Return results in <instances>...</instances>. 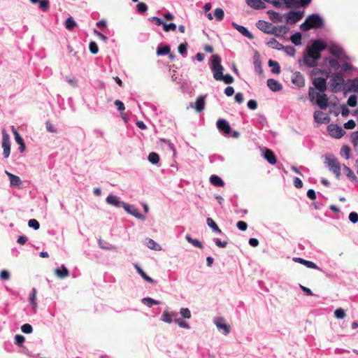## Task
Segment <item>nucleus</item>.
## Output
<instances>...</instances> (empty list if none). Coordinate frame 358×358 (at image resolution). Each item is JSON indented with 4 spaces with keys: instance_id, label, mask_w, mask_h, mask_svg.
I'll list each match as a JSON object with an SVG mask.
<instances>
[{
    "instance_id": "nucleus-42",
    "label": "nucleus",
    "mask_w": 358,
    "mask_h": 358,
    "mask_svg": "<svg viewBox=\"0 0 358 358\" xmlns=\"http://www.w3.org/2000/svg\"><path fill=\"white\" fill-rule=\"evenodd\" d=\"M146 245L152 250L159 251L161 250V246L157 242L151 238H148L146 240Z\"/></svg>"
},
{
    "instance_id": "nucleus-3",
    "label": "nucleus",
    "mask_w": 358,
    "mask_h": 358,
    "mask_svg": "<svg viewBox=\"0 0 358 358\" xmlns=\"http://www.w3.org/2000/svg\"><path fill=\"white\" fill-rule=\"evenodd\" d=\"M308 96L311 102L315 103L320 108L325 110L329 106V98L325 92H317L313 87H310L308 90Z\"/></svg>"
},
{
    "instance_id": "nucleus-55",
    "label": "nucleus",
    "mask_w": 358,
    "mask_h": 358,
    "mask_svg": "<svg viewBox=\"0 0 358 358\" xmlns=\"http://www.w3.org/2000/svg\"><path fill=\"white\" fill-rule=\"evenodd\" d=\"M12 131L14 134V136H15V140L16 141V143L20 145V144H22L24 142V140L23 138H22V136L20 135V134L17 132V131L15 129L14 127H12Z\"/></svg>"
},
{
    "instance_id": "nucleus-12",
    "label": "nucleus",
    "mask_w": 358,
    "mask_h": 358,
    "mask_svg": "<svg viewBox=\"0 0 358 358\" xmlns=\"http://www.w3.org/2000/svg\"><path fill=\"white\" fill-rule=\"evenodd\" d=\"M256 26L259 30L266 34H271L274 33L273 29H275V26L265 20H259L257 22Z\"/></svg>"
},
{
    "instance_id": "nucleus-51",
    "label": "nucleus",
    "mask_w": 358,
    "mask_h": 358,
    "mask_svg": "<svg viewBox=\"0 0 358 358\" xmlns=\"http://www.w3.org/2000/svg\"><path fill=\"white\" fill-rule=\"evenodd\" d=\"M340 69H341V71L343 73H348V72L355 70V68L352 65H351L347 62H344L342 64H341Z\"/></svg>"
},
{
    "instance_id": "nucleus-60",
    "label": "nucleus",
    "mask_w": 358,
    "mask_h": 358,
    "mask_svg": "<svg viewBox=\"0 0 358 358\" xmlns=\"http://www.w3.org/2000/svg\"><path fill=\"white\" fill-rule=\"evenodd\" d=\"M28 226L30 228L34 229V230H37L40 227V224H39L38 221L36 220V219H31L28 222Z\"/></svg>"
},
{
    "instance_id": "nucleus-27",
    "label": "nucleus",
    "mask_w": 358,
    "mask_h": 358,
    "mask_svg": "<svg viewBox=\"0 0 358 358\" xmlns=\"http://www.w3.org/2000/svg\"><path fill=\"white\" fill-rule=\"evenodd\" d=\"M343 169L345 172L346 176L348 177V178H349L350 180L355 183L358 182L357 177L355 176V174L350 167H348L345 164H343Z\"/></svg>"
},
{
    "instance_id": "nucleus-7",
    "label": "nucleus",
    "mask_w": 358,
    "mask_h": 358,
    "mask_svg": "<svg viewBox=\"0 0 358 358\" xmlns=\"http://www.w3.org/2000/svg\"><path fill=\"white\" fill-rule=\"evenodd\" d=\"M285 16L287 23L295 24L303 18V11L292 10L285 13Z\"/></svg>"
},
{
    "instance_id": "nucleus-54",
    "label": "nucleus",
    "mask_w": 358,
    "mask_h": 358,
    "mask_svg": "<svg viewBox=\"0 0 358 358\" xmlns=\"http://www.w3.org/2000/svg\"><path fill=\"white\" fill-rule=\"evenodd\" d=\"M187 43H182L178 47V52L183 57L187 55Z\"/></svg>"
},
{
    "instance_id": "nucleus-8",
    "label": "nucleus",
    "mask_w": 358,
    "mask_h": 358,
    "mask_svg": "<svg viewBox=\"0 0 358 358\" xmlns=\"http://www.w3.org/2000/svg\"><path fill=\"white\" fill-rule=\"evenodd\" d=\"M2 148L3 156L4 158H8L10 154V141L9 135L6 133L5 129L2 131Z\"/></svg>"
},
{
    "instance_id": "nucleus-6",
    "label": "nucleus",
    "mask_w": 358,
    "mask_h": 358,
    "mask_svg": "<svg viewBox=\"0 0 358 358\" xmlns=\"http://www.w3.org/2000/svg\"><path fill=\"white\" fill-rule=\"evenodd\" d=\"M210 69L213 72V78L216 80H221L222 79L224 68L221 64V59L219 55H212L210 59Z\"/></svg>"
},
{
    "instance_id": "nucleus-36",
    "label": "nucleus",
    "mask_w": 358,
    "mask_h": 358,
    "mask_svg": "<svg viewBox=\"0 0 358 358\" xmlns=\"http://www.w3.org/2000/svg\"><path fill=\"white\" fill-rule=\"evenodd\" d=\"M274 33L272 34L275 36H280L282 34H286L288 31V27L286 25L275 26L273 29Z\"/></svg>"
},
{
    "instance_id": "nucleus-25",
    "label": "nucleus",
    "mask_w": 358,
    "mask_h": 358,
    "mask_svg": "<svg viewBox=\"0 0 358 358\" xmlns=\"http://www.w3.org/2000/svg\"><path fill=\"white\" fill-rule=\"evenodd\" d=\"M292 82L299 87L304 85V78L300 72H295L292 77Z\"/></svg>"
},
{
    "instance_id": "nucleus-53",
    "label": "nucleus",
    "mask_w": 358,
    "mask_h": 358,
    "mask_svg": "<svg viewBox=\"0 0 358 358\" xmlns=\"http://www.w3.org/2000/svg\"><path fill=\"white\" fill-rule=\"evenodd\" d=\"M282 50H284V52L289 56L294 57L296 53V49L292 46V45H287L284 46Z\"/></svg>"
},
{
    "instance_id": "nucleus-21",
    "label": "nucleus",
    "mask_w": 358,
    "mask_h": 358,
    "mask_svg": "<svg viewBox=\"0 0 358 358\" xmlns=\"http://www.w3.org/2000/svg\"><path fill=\"white\" fill-rule=\"evenodd\" d=\"M266 83L269 89L274 92H279L282 88V85L273 78L268 79Z\"/></svg>"
},
{
    "instance_id": "nucleus-37",
    "label": "nucleus",
    "mask_w": 358,
    "mask_h": 358,
    "mask_svg": "<svg viewBox=\"0 0 358 358\" xmlns=\"http://www.w3.org/2000/svg\"><path fill=\"white\" fill-rule=\"evenodd\" d=\"M29 303L32 306L34 311L36 310L37 303H36V289L33 288L31 292L29 294Z\"/></svg>"
},
{
    "instance_id": "nucleus-26",
    "label": "nucleus",
    "mask_w": 358,
    "mask_h": 358,
    "mask_svg": "<svg viewBox=\"0 0 358 358\" xmlns=\"http://www.w3.org/2000/svg\"><path fill=\"white\" fill-rule=\"evenodd\" d=\"M55 273L59 278H65L69 275V271L64 264L59 268H56Z\"/></svg>"
},
{
    "instance_id": "nucleus-16",
    "label": "nucleus",
    "mask_w": 358,
    "mask_h": 358,
    "mask_svg": "<svg viewBox=\"0 0 358 358\" xmlns=\"http://www.w3.org/2000/svg\"><path fill=\"white\" fill-rule=\"evenodd\" d=\"M313 84L317 92H325L327 90V80L325 78L319 77L313 79Z\"/></svg>"
},
{
    "instance_id": "nucleus-4",
    "label": "nucleus",
    "mask_w": 358,
    "mask_h": 358,
    "mask_svg": "<svg viewBox=\"0 0 358 358\" xmlns=\"http://www.w3.org/2000/svg\"><path fill=\"white\" fill-rule=\"evenodd\" d=\"M346 81L344 80L341 73H334L329 80L331 91L333 93L343 92L345 94Z\"/></svg>"
},
{
    "instance_id": "nucleus-17",
    "label": "nucleus",
    "mask_w": 358,
    "mask_h": 358,
    "mask_svg": "<svg viewBox=\"0 0 358 358\" xmlns=\"http://www.w3.org/2000/svg\"><path fill=\"white\" fill-rule=\"evenodd\" d=\"M206 98V95H200L197 97L195 103L194 104L192 102H191L189 106L192 108H194L197 112L200 113L204 109Z\"/></svg>"
},
{
    "instance_id": "nucleus-19",
    "label": "nucleus",
    "mask_w": 358,
    "mask_h": 358,
    "mask_svg": "<svg viewBox=\"0 0 358 358\" xmlns=\"http://www.w3.org/2000/svg\"><path fill=\"white\" fill-rule=\"evenodd\" d=\"M232 26L234 29H236L239 33H241L243 36L247 37L249 39H252L254 38L253 34L244 26L238 24L236 22H232Z\"/></svg>"
},
{
    "instance_id": "nucleus-39",
    "label": "nucleus",
    "mask_w": 358,
    "mask_h": 358,
    "mask_svg": "<svg viewBox=\"0 0 358 358\" xmlns=\"http://www.w3.org/2000/svg\"><path fill=\"white\" fill-rule=\"evenodd\" d=\"M176 315L175 313H170L165 310L163 312L161 320L166 323L171 324L173 322V317Z\"/></svg>"
},
{
    "instance_id": "nucleus-43",
    "label": "nucleus",
    "mask_w": 358,
    "mask_h": 358,
    "mask_svg": "<svg viewBox=\"0 0 358 358\" xmlns=\"http://www.w3.org/2000/svg\"><path fill=\"white\" fill-rule=\"evenodd\" d=\"M171 51L169 45L158 46L157 49V54L159 56H164L168 55Z\"/></svg>"
},
{
    "instance_id": "nucleus-33",
    "label": "nucleus",
    "mask_w": 358,
    "mask_h": 358,
    "mask_svg": "<svg viewBox=\"0 0 358 358\" xmlns=\"http://www.w3.org/2000/svg\"><path fill=\"white\" fill-rule=\"evenodd\" d=\"M266 44L268 45V47L275 49L278 50H282L284 48V45L279 43L277 40L272 38L269 41H267Z\"/></svg>"
},
{
    "instance_id": "nucleus-5",
    "label": "nucleus",
    "mask_w": 358,
    "mask_h": 358,
    "mask_svg": "<svg viewBox=\"0 0 358 358\" xmlns=\"http://www.w3.org/2000/svg\"><path fill=\"white\" fill-rule=\"evenodd\" d=\"M324 164L329 168V171L332 172L337 179L341 177V165L338 159L333 155H326L324 156Z\"/></svg>"
},
{
    "instance_id": "nucleus-41",
    "label": "nucleus",
    "mask_w": 358,
    "mask_h": 358,
    "mask_svg": "<svg viewBox=\"0 0 358 358\" xmlns=\"http://www.w3.org/2000/svg\"><path fill=\"white\" fill-rule=\"evenodd\" d=\"M206 223H207L208 226L210 228H211L215 232H216L217 234L222 233L221 229L218 227L217 224L215 222V221L212 218L208 217L206 220Z\"/></svg>"
},
{
    "instance_id": "nucleus-14",
    "label": "nucleus",
    "mask_w": 358,
    "mask_h": 358,
    "mask_svg": "<svg viewBox=\"0 0 358 358\" xmlns=\"http://www.w3.org/2000/svg\"><path fill=\"white\" fill-rule=\"evenodd\" d=\"M106 201L108 204L115 206L116 208H123L125 202L120 200V199L114 194H109L106 199Z\"/></svg>"
},
{
    "instance_id": "nucleus-49",
    "label": "nucleus",
    "mask_w": 358,
    "mask_h": 358,
    "mask_svg": "<svg viewBox=\"0 0 358 358\" xmlns=\"http://www.w3.org/2000/svg\"><path fill=\"white\" fill-rule=\"evenodd\" d=\"M214 15L217 21H221L224 18V12L222 8H217L214 10Z\"/></svg>"
},
{
    "instance_id": "nucleus-28",
    "label": "nucleus",
    "mask_w": 358,
    "mask_h": 358,
    "mask_svg": "<svg viewBox=\"0 0 358 358\" xmlns=\"http://www.w3.org/2000/svg\"><path fill=\"white\" fill-rule=\"evenodd\" d=\"M134 267L137 271V273L141 276V278L143 279H144L145 281L148 282H150V283H154L155 281L154 279H152V278H150V276H148L146 273L138 265V264H135L134 265Z\"/></svg>"
},
{
    "instance_id": "nucleus-32",
    "label": "nucleus",
    "mask_w": 358,
    "mask_h": 358,
    "mask_svg": "<svg viewBox=\"0 0 358 358\" xmlns=\"http://www.w3.org/2000/svg\"><path fill=\"white\" fill-rule=\"evenodd\" d=\"M269 18L271 20L275 22H282V16L278 12L270 10L267 12Z\"/></svg>"
},
{
    "instance_id": "nucleus-47",
    "label": "nucleus",
    "mask_w": 358,
    "mask_h": 358,
    "mask_svg": "<svg viewBox=\"0 0 358 358\" xmlns=\"http://www.w3.org/2000/svg\"><path fill=\"white\" fill-rule=\"evenodd\" d=\"M323 113L320 110H316L313 114L314 120L317 123H324L327 117H322Z\"/></svg>"
},
{
    "instance_id": "nucleus-34",
    "label": "nucleus",
    "mask_w": 358,
    "mask_h": 358,
    "mask_svg": "<svg viewBox=\"0 0 358 358\" xmlns=\"http://www.w3.org/2000/svg\"><path fill=\"white\" fill-rule=\"evenodd\" d=\"M98 244L101 249L106 250H115L117 248L115 245H111L109 243L106 242V241L101 239L98 240Z\"/></svg>"
},
{
    "instance_id": "nucleus-30",
    "label": "nucleus",
    "mask_w": 358,
    "mask_h": 358,
    "mask_svg": "<svg viewBox=\"0 0 358 358\" xmlns=\"http://www.w3.org/2000/svg\"><path fill=\"white\" fill-rule=\"evenodd\" d=\"M210 182L213 185L218 187H221L224 185L223 180L217 175H212L210 177Z\"/></svg>"
},
{
    "instance_id": "nucleus-22",
    "label": "nucleus",
    "mask_w": 358,
    "mask_h": 358,
    "mask_svg": "<svg viewBox=\"0 0 358 358\" xmlns=\"http://www.w3.org/2000/svg\"><path fill=\"white\" fill-rule=\"evenodd\" d=\"M264 158L270 164H275L277 162L276 157L274 154V152L268 148L265 149V151L264 152Z\"/></svg>"
},
{
    "instance_id": "nucleus-29",
    "label": "nucleus",
    "mask_w": 358,
    "mask_h": 358,
    "mask_svg": "<svg viewBox=\"0 0 358 358\" xmlns=\"http://www.w3.org/2000/svg\"><path fill=\"white\" fill-rule=\"evenodd\" d=\"M249 6L255 9H262L265 8V4L262 0H246Z\"/></svg>"
},
{
    "instance_id": "nucleus-23",
    "label": "nucleus",
    "mask_w": 358,
    "mask_h": 358,
    "mask_svg": "<svg viewBox=\"0 0 358 358\" xmlns=\"http://www.w3.org/2000/svg\"><path fill=\"white\" fill-rule=\"evenodd\" d=\"M328 49L330 54L334 56H341L343 53V48L337 43H331Z\"/></svg>"
},
{
    "instance_id": "nucleus-52",
    "label": "nucleus",
    "mask_w": 358,
    "mask_h": 358,
    "mask_svg": "<svg viewBox=\"0 0 358 358\" xmlns=\"http://www.w3.org/2000/svg\"><path fill=\"white\" fill-rule=\"evenodd\" d=\"M176 28H177V26L173 22H171V23H169V24L164 22L163 29L166 32H169L170 31H174L176 30Z\"/></svg>"
},
{
    "instance_id": "nucleus-10",
    "label": "nucleus",
    "mask_w": 358,
    "mask_h": 358,
    "mask_svg": "<svg viewBox=\"0 0 358 358\" xmlns=\"http://www.w3.org/2000/svg\"><path fill=\"white\" fill-rule=\"evenodd\" d=\"M216 125L219 131L224 136H230V134L231 133V127L226 120L219 119L217 121Z\"/></svg>"
},
{
    "instance_id": "nucleus-59",
    "label": "nucleus",
    "mask_w": 358,
    "mask_h": 358,
    "mask_svg": "<svg viewBox=\"0 0 358 358\" xmlns=\"http://www.w3.org/2000/svg\"><path fill=\"white\" fill-rule=\"evenodd\" d=\"M21 331L24 334H31L33 331V327L31 324L26 323L21 326Z\"/></svg>"
},
{
    "instance_id": "nucleus-50",
    "label": "nucleus",
    "mask_w": 358,
    "mask_h": 358,
    "mask_svg": "<svg viewBox=\"0 0 358 358\" xmlns=\"http://www.w3.org/2000/svg\"><path fill=\"white\" fill-rule=\"evenodd\" d=\"M38 7L41 10H42L44 12L48 11L50 9L49 0H40L38 3Z\"/></svg>"
},
{
    "instance_id": "nucleus-57",
    "label": "nucleus",
    "mask_w": 358,
    "mask_h": 358,
    "mask_svg": "<svg viewBox=\"0 0 358 358\" xmlns=\"http://www.w3.org/2000/svg\"><path fill=\"white\" fill-rule=\"evenodd\" d=\"M89 50L93 55H96L99 52V47L96 42L91 41L89 44Z\"/></svg>"
},
{
    "instance_id": "nucleus-56",
    "label": "nucleus",
    "mask_w": 358,
    "mask_h": 358,
    "mask_svg": "<svg viewBox=\"0 0 358 358\" xmlns=\"http://www.w3.org/2000/svg\"><path fill=\"white\" fill-rule=\"evenodd\" d=\"M347 103L350 107L356 106L357 103V96L355 94H352L349 96Z\"/></svg>"
},
{
    "instance_id": "nucleus-62",
    "label": "nucleus",
    "mask_w": 358,
    "mask_h": 358,
    "mask_svg": "<svg viewBox=\"0 0 358 358\" xmlns=\"http://www.w3.org/2000/svg\"><path fill=\"white\" fill-rule=\"evenodd\" d=\"M175 322L178 324V326L181 328H184L186 329H189L190 328L189 324L185 320L178 318L175 320Z\"/></svg>"
},
{
    "instance_id": "nucleus-15",
    "label": "nucleus",
    "mask_w": 358,
    "mask_h": 358,
    "mask_svg": "<svg viewBox=\"0 0 358 358\" xmlns=\"http://www.w3.org/2000/svg\"><path fill=\"white\" fill-rule=\"evenodd\" d=\"M350 92H358V78L348 79L346 81L345 94Z\"/></svg>"
},
{
    "instance_id": "nucleus-45",
    "label": "nucleus",
    "mask_w": 358,
    "mask_h": 358,
    "mask_svg": "<svg viewBox=\"0 0 358 358\" xmlns=\"http://www.w3.org/2000/svg\"><path fill=\"white\" fill-rule=\"evenodd\" d=\"M65 27L69 30H73L77 25L76 22L74 20L73 17H69L65 21Z\"/></svg>"
},
{
    "instance_id": "nucleus-11",
    "label": "nucleus",
    "mask_w": 358,
    "mask_h": 358,
    "mask_svg": "<svg viewBox=\"0 0 358 358\" xmlns=\"http://www.w3.org/2000/svg\"><path fill=\"white\" fill-rule=\"evenodd\" d=\"M327 48L325 41L321 39L314 40L310 45L307 48L313 52L314 53H320Z\"/></svg>"
},
{
    "instance_id": "nucleus-63",
    "label": "nucleus",
    "mask_w": 358,
    "mask_h": 358,
    "mask_svg": "<svg viewBox=\"0 0 358 358\" xmlns=\"http://www.w3.org/2000/svg\"><path fill=\"white\" fill-rule=\"evenodd\" d=\"M180 313L181 316L185 319H189L191 317V312L188 308H182Z\"/></svg>"
},
{
    "instance_id": "nucleus-31",
    "label": "nucleus",
    "mask_w": 358,
    "mask_h": 358,
    "mask_svg": "<svg viewBox=\"0 0 358 358\" xmlns=\"http://www.w3.org/2000/svg\"><path fill=\"white\" fill-rule=\"evenodd\" d=\"M5 173L8 176L11 185L19 186L22 183L21 179L19 176L10 173L7 171H6Z\"/></svg>"
},
{
    "instance_id": "nucleus-40",
    "label": "nucleus",
    "mask_w": 358,
    "mask_h": 358,
    "mask_svg": "<svg viewBox=\"0 0 358 358\" xmlns=\"http://www.w3.org/2000/svg\"><path fill=\"white\" fill-rule=\"evenodd\" d=\"M142 303L148 307L151 308L154 305L159 304L160 301L150 297H145L142 299Z\"/></svg>"
},
{
    "instance_id": "nucleus-18",
    "label": "nucleus",
    "mask_w": 358,
    "mask_h": 358,
    "mask_svg": "<svg viewBox=\"0 0 358 358\" xmlns=\"http://www.w3.org/2000/svg\"><path fill=\"white\" fill-rule=\"evenodd\" d=\"M215 324L220 331H222L224 335H227L230 332V327L224 322V320L219 317L215 320Z\"/></svg>"
},
{
    "instance_id": "nucleus-35",
    "label": "nucleus",
    "mask_w": 358,
    "mask_h": 358,
    "mask_svg": "<svg viewBox=\"0 0 358 358\" xmlns=\"http://www.w3.org/2000/svg\"><path fill=\"white\" fill-rule=\"evenodd\" d=\"M268 66L271 68V72L275 74H279L280 72V66L278 62L269 59L268 62Z\"/></svg>"
},
{
    "instance_id": "nucleus-58",
    "label": "nucleus",
    "mask_w": 358,
    "mask_h": 358,
    "mask_svg": "<svg viewBox=\"0 0 358 358\" xmlns=\"http://www.w3.org/2000/svg\"><path fill=\"white\" fill-rule=\"evenodd\" d=\"M329 64L331 68H332L334 70H338L341 68V64L336 59H331L329 61Z\"/></svg>"
},
{
    "instance_id": "nucleus-13",
    "label": "nucleus",
    "mask_w": 358,
    "mask_h": 358,
    "mask_svg": "<svg viewBox=\"0 0 358 358\" xmlns=\"http://www.w3.org/2000/svg\"><path fill=\"white\" fill-rule=\"evenodd\" d=\"M123 208L127 213L133 215L136 218H138L141 220H145V217L143 214L139 213L138 209L134 206L129 204L125 202Z\"/></svg>"
},
{
    "instance_id": "nucleus-24",
    "label": "nucleus",
    "mask_w": 358,
    "mask_h": 358,
    "mask_svg": "<svg viewBox=\"0 0 358 358\" xmlns=\"http://www.w3.org/2000/svg\"><path fill=\"white\" fill-rule=\"evenodd\" d=\"M253 64L255 69L256 73L261 75L263 73L262 62L259 57V55L257 52H256L253 57Z\"/></svg>"
},
{
    "instance_id": "nucleus-44",
    "label": "nucleus",
    "mask_w": 358,
    "mask_h": 358,
    "mask_svg": "<svg viewBox=\"0 0 358 358\" xmlns=\"http://www.w3.org/2000/svg\"><path fill=\"white\" fill-rule=\"evenodd\" d=\"M350 148L348 145H344L341 147L340 150V155L342 157L348 159L350 157Z\"/></svg>"
},
{
    "instance_id": "nucleus-20",
    "label": "nucleus",
    "mask_w": 358,
    "mask_h": 358,
    "mask_svg": "<svg viewBox=\"0 0 358 358\" xmlns=\"http://www.w3.org/2000/svg\"><path fill=\"white\" fill-rule=\"evenodd\" d=\"M293 261L301 264H303L308 268H313L322 271V269L320 267H318L317 264H315L313 262L308 261L301 257H294Z\"/></svg>"
},
{
    "instance_id": "nucleus-61",
    "label": "nucleus",
    "mask_w": 358,
    "mask_h": 358,
    "mask_svg": "<svg viewBox=\"0 0 358 358\" xmlns=\"http://www.w3.org/2000/svg\"><path fill=\"white\" fill-rule=\"evenodd\" d=\"M136 10L139 13H144L148 10V6L145 3L139 2L136 5Z\"/></svg>"
},
{
    "instance_id": "nucleus-48",
    "label": "nucleus",
    "mask_w": 358,
    "mask_h": 358,
    "mask_svg": "<svg viewBox=\"0 0 358 358\" xmlns=\"http://www.w3.org/2000/svg\"><path fill=\"white\" fill-rule=\"evenodd\" d=\"M148 161L152 164H157L159 162V156L156 152H151L148 155Z\"/></svg>"
},
{
    "instance_id": "nucleus-46",
    "label": "nucleus",
    "mask_w": 358,
    "mask_h": 358,
    "mask_svg": "<svg viewBox=\"0 0 358 358\" xmlns=\"http://www.w3.org/2000/svg\"><path fill=\"white\" fill-rule=\"evenodd\" d=\"M290 40L292 43H294L295 45H300L301 44V34L299 32H296L293 34L291 37Z\"/></svg>"
},
{
    "instance_id": "nucleus-1",
    "label": "nucleus",
    "mask_w": 358,
    "mask_h": 358,
    "mask_svg": "<svg viewBox=\"0 0 358 358\" xmlns=\"http://www.w3.org/2000/svg\"><path fill=\"white\" fill-rule=\"evenodd\" d=\"M324 24V20L318 13H313L308 15L306 20L301 24L300 29L302 31H308L310 29H317Z\"/></svg>"
},
{
    "instance_id": "nucleus-38",
    "label": "nucleus",
    "mask_w": 358,
    "mask_h": 358,
    "mask_svg": "<svg viewBox=\"0 0 358 358\" xmlns=\"http://www.w3.org/2000/svg\"><path fill=\"white\" fill-rule=\"evenodd\" d=\"M185 239L187 240V241L188 243H191L194 247H196V248H199L201 249H202L203 248V245L200 241H199L198 239L192 238L189 234H187L185 236Z\"/></svg>"
},
{
    "instance_id": "nucleus-64",
    "label": "nucleus",
    "mask_w": 358,
    "mask_h": 358,
    "mask_svg": "<svg viewBox=\"0 0 358 358\" xmlns=\"http://www.w3.org/2000/svg\"><path fill=\"white\" fill-rule=\"evenodd\" d=\"M348 218L352 223L356 224L358 222V213L356 212H351L349 214Z\"/></svg>"
},
{
    "instance_id": "nucleus-2",
    "label": "nucleus",
    "mask_w": 358,
    "mask_h": 358,
    "mask_svg": "<svg viewBox=\"0 0 358 358\" xmlns=\"http://www.w3.org/2000/svg\"><path fill=\"white\" fill-rule=\"evenodd\" d=\"M321 58L320 53H314L309 49L306 48L303 52V58L299 60L300 66L303 65L308 68H315L318 65V60Z\"/></svg>"
},
{
    "instance_id": "nucleus-9",
    "label": "nucleus",
    "mask_w": 358,
    "mask_h": 358,
    "mask_svg": "<svg viewBox=\"0 0 358 358\" xmlns=\"http://www.w3.org/2000/svg\"><path fill=\"white\" fill-rule=\"evenodd\" d=\"M329 135L336 138H341L345 134V130L338 124H331L327 127Z\"/></svg>"
}]
</instances>
